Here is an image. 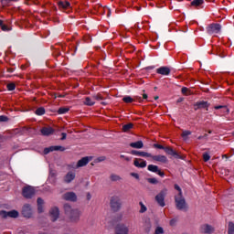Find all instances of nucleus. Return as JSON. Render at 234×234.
Masks as SVG:
<instances>
[{"instance_id": "nucleus-36", "label": "nucleus", "mask_w": 234, "mask_h": 234, "mask_svg": "<svg viewBox=\"0 0 234 234\" xmlns=\"http://www.w3.org/2000/svg\"><path fill=\"white\" fill-rule=\"evenodd\" d=\"M210 159H211V156L209 155V154L207 153L203 154L204 162H209Z\"/></svg>"}, {"instance_id": "nucleus-26", "label": "nucleus", "mask_w": 234, "mask_h": 234, "mask_svg": "<svg viewBox=\"0 0 234 234\" xmlns=\"http://www.w3.org/2000/svg\"><path fill=\"white\" fill-rule=\"evenodd\" d=\"M215 109L216 110H218L220 109V112H221V115L222 116H226V114H229V109H228L226 106H215Z\"/></svg>"}, {"instance_id": "nucleus-7", "label": "nucleus", "mask_w": 234, "mask_h": 234, "mask_svg": "<svg viewBox=\"0 0 234 234\" xmlns=\"http://www.w3.org/2000/svg\"><path fill=\"white\" fill-rule=\"evenodd\" d=\"M220 24H211L207 27V34H218L220 32Z\"/></svg>"}, {"instance_id": "nucleus-14", "label": "nucleus", "mask_w": 234, "mask_h": 234, "mask_svg": "<svg viewBox=\"0 0 234 234\" xmlns=\"http://www.w3.org/2000/svg\"><path fill=\"white\" fill-rule=\"evenodd\" d=\"M157 74H161V76H169L171 74V69L168 67H160L156 69Z\"/></svg>"}, {"instance_id": "nucleus-9", "label": "nucleus", "mask_w": 234, "mask_h": 234, "mask_svg": "<svg viewBox=\"0 0 234 234\" xmlns=\"http://www.w3.org/2000/svg\"><path fill=\"white\" fill-rule=\"evenodd\" d=\"M22 215L26 217V218L32 217V207H30V205L27 204L23 207Z\"/></svg>"}, {"instance_id": "nucleus-47", "label": "nucleus", "mask_w": 234, "mask_h": 234, "mask_svg": "<svg viewBox=\"0 0 234 234\" xmlns=\"http://www.w3.org/2000/svg\"><path fill=\"white\" fill-rule=\"evenodd\" d=\"M0 122H8V117L5 115H0Z\"/></svg>"}, {"instance_id": "nucleus-2", "label": "nucleus", "mask_w": 234, "mask_h": 234, "mask_svg": "<svg viewBox=\"0 0 234 234\" xmlns=\"http://www.w3.org/2000/svg\"><path fill=\"white\" fill-rule=\"evenodd\" d=\"M165 195H167V189H163L157 196H155V200L161 207H165Z\"/></svg>"}, {"instance_id": "nucleus-40", "label": "nucleus", "mask_w": 234, "mask_h": 234, "mask_svg": "<svg viewBox=\"0 0 234 234\" xmlns=\"http://www.w3.org/2000/svg\"><path fill=\"white\" fill-rule=\"evenodd\" d=\"M182 94H185V96H187L189 94V89L184 87L181 90Z\"/></svg>"}, {"instance_id": "nucleus-39", "label": "nucleus", "mask_w": 234, "mask_h": 234, "mask_svg": "<svg viewBox=\"0 0 234 234\" xmlns=\"http://www.w3.org/2000/svg\"><path fill=\"white\" fill-rule=\"evenodd\" d=\"M7 90H16V84H14V83L7 84Z\"/></svg>"}, {"instance_id": "nucleus-6", "label": "nucleus", "mask_w": 234, "mask_h": 234, "mask_svg": "<svg viewBox=\"0 0 234 234\" xmlns=\"http://www.w3.org/2000/svg\"><path fill=\"white\" fill-rule=\"evenodd\" d=\"M111 207L113 211H118L120 207H122V202H120V197H112L111 198Z\"/></svg>"}, {"instance_id": "nucleus-55", "label": "nucleus", "mask_w": 234, "mask_h": 234, "mask_svg": "<svg viewBox=\"0 0 234 234\" xmlns=\"http://www.w3.org/2000/svg\"><path fill=\"white\" fill-rule=\"evenodd\" d=\"M3 26V20H0V27Z\"/></svg>"}, {"instance_id": "nucleus-51", "label": "nucleus", "mask_w": 234, "mask_h": 234, "mask_svg": "<svg viewBox=\"0 0 234 234\" xmlns=\"http://www.w3.org/2000/svg\"><path fill=\"white\" fill-rule=\"evenodd\" d=\"M175 222H176V220L172 219V220L170 221V226H175Z\"/></svg>"}, {"instance_id": "nucleus-21", "label": "nucleus", "mask_w": 234, "mask_h": 234, "mask_svg": "<svg viewBox=\"0 0 234 234\" xmlns=\"http://www.w3.org/2000/svg\"><path fill=\"white\" fill-rule=\"evenodd\" d=\"M165 153L170 154V156H175V158H180V155L171 147H165Z\"/></svg>"}, {"instance_id": "nucleus-3", "label": "nucleus", "mask_w": 234, "mask_h": 234, "mask_svg": "<svg viewBox=\"0 0 234 234\" xmlns=\"http://www.w3.org/2000/svg\"><path fill=\"white\" fill-rule=\"evenodd\" d=\"M22 195L25 198H32L36 195V189L33 186H25L22 190Z\"/></svg>"}, {"instance_id": "nucleus-32", "label": "nucleus", "mask_w": 234, "mask_h": 234, "mask_svg": "<svg viewBox=\"0 0 234 234\" xmlns=\"http://www.w3.org/2000/svg\"><path fill=\"white\" fill-rule=\"evenodd\" d=\"M36 114L37 116H43V114H45V108L40 107V108L37 109Z\"/></svg>"}, {"instance_id": "nucleus-48", "label": "nucleus", "mask_w": 234, "mask_h": 234, "mask_svg": "<svg viewBox=\"0 0 234 234\" xmlns=\"http://www.w3.org/2000/svg\"><path fill=\"white\" fill-rule=\"evenodd\" d=\"M131 176H133V178H136L137 180L138 178H140V176L136 173H132Z\"/></svg>"}, {"instance_id": "nucleus-11", "label": "nucleus", "mask_w": 234, "mask_h": 234, "mask_svg": "<svg viewBox=\"0 0 234 234\" xmlns=\"http://www.w3.org/2000/svg\"><path fill=\"white\" fill-rule=\"evenodd\" d=\"M91 160H92V157H83L82 159L79 160V162L77 163L74 168L78 169V167H85V165H87V164H89V162Z\"/></svg>"}, {"instance_id": "nucleus-56", "label": "nucleus", "mask_w": 234, "mask_h": 234, "mask_svg": "<svg viewBox=\"0 0 234 234\" xmlns=\"http://www.w3.org/2000/svg\"><path fill=\"white\" fill-rule=\"evenodd\" d=\"M155 100H158V97H155Z\"/></svg>"}, {"instance_id": "nucleus-1", "label": "nucleus", "mask_w": 234, "mask_h": 234, "mask_svg": "<svg viewBox=\"0 0 234 234\" xmlns=\"http://www.w3.org/2000/svg\"><path fill=\"white\" fill-rule=\"evenodd\" d=\"M64 211L66 215L69 213V218L71 222H78L80 220V217L81 216V212L78 209H72V207L66 204L64 205Z\"/></svg>"}, {"instance_id": "nucleus-27", "label": "nucleus", "mask_w": 234, "mask_h": 234, "mask_svg": "<svg viewBox=\"0 0 234 234\" xmlns=\"http://www.w3.org/2000/svg\"><path fill=\"white\" fill-rule=\"evenodd\" d=\"M37 202L38 213H43V205L45 204V202L43 201V199H41V197H38Z\"/></svg>"}, {"instance_id": "nucleus-23", "label": "nucleus", "mask_w": 234, "mask_h": 234, "mask_svg": "<svg viewBox=\"0 0 234 234\" xmlns=\"http://www.w3.org/2000/svg\"><path fill=\"white\" fill-rule=\"evenodd\" d=\"M58 8H60L62 10H69V8H70V2L59 1L58 2Z\"/></svg>"}, {"instance_id": "nucleus-24", "label": "nucleus", "mask_w": 234, "mask_h": 234, "mask_svg": "<svg viewBox=\"0 0 234 234\" xmlns=\"http://www.w3.org/2000/svg\"><path fill=\"white\" fill-rule=\"evenodd\" d=\"M76 178V174L75 173H72V172H69L66 175L64 180L67 184H70V182L72 180H74Z\"/></svg>"}, {"instance_id": "nucleus-45", "label": "nucleus", "mask_w": 234, "mask_h": 234, "mask_svg": "<svg viewBox=\"0 0 234 234\" xmlns=\"http://www.w3.org/2000/svg\"><path fill=\"white\" fill-rule=\"evenodd\" d=\"M1 28L4 32H7L8 30H10V28H8V26L3 24L1 26Z\"/></svg>"}, {"instance_id": "nucleus-8", "label": "nucleus", "mask_w": 234, "mask_h": 234, "mask_svg": "<svg viewBox=\"0 0 234 234\" xmlns=\"http://www.w3.org/2000/svg\"><path fill=\"white\" fill-rule=\"evenodd\" d=\"M153 162H159L160 164H167V157L165 155L158 154L150 156Z\"/></svg>"}, {"instance_id": "nucleus-42", "label": "nucleus", "mask_w": 234, "mask_h": 234, "mask_svg": "<svg viewBox=\"0 0 234 234\" xmlns=\"http://www.w3.org/2000/svg\"><path fill=\"white\" fill-rule=\"evenodd\" d=\"M175 189H176V191H178L177 196H182V188H180L178 185H175Z\"/></svg>"}, {"instance_id": "nucleus-17", "label": "nucleus", "mask_w": 234, "mask_h": 234, "mask_svg": "<svg viewBox=\"0 0 234 234\" xmlns=\"http://www.w3.org/2000/svg\"><path fill=\"white\" fill-rule=\"evenodd\" d=\"M52 151H65V148L63 146H50L44 149V154H48Z\"/></svg>"}, {"instance_id": "nucleus-38", "label": "nucleus", "mask_w": 234, "mask_h": 234, "mask_svg": "<svg viewBox=\"0 0 234 234\" xmlns=\"http://www.w3.org/2000/svg\"><path fill=\"white\" fill-rule=\"evenodd\" d=\"M139 204L141 206L140 213H145V211H147V207H145V205H144L143 202H140Z\"/></svg>"}, {"instance_id": "nucleus-31", "label": "nucleus", "mask_w": 234, "mask_h": 234, "mask_svg": "<svg viewBox=\"0 0 234 234\" xmlns=\"http://www.w3.org/2000/svg\"><path fill=\"white\" fill-rule=\"evenodd\" d=\"M122 101H124V103H133V101H134V99L131 96H126L123 97Z\"/></svg>"}, {"instance_id": "nucleus-22", "label": "nucleus", "mask_w": 234, "mask_h": 234, "mask_svg": "<svg viewBox=\"0 0 234 234\" xmlns=\"http://www.w3.org/2000/svg\"><path fill=\"white\" fill-rule=\"evenodd\" d=\"M200 231L201 233L209 234V233H213L214 229H213V227L209 225H203L201 226Z\"/></svg>"}, {"instance_id": "nucleus-18", "label": "nucleus", "mask_w": 234, "mask_h": 234, "mask_svg": "<svg viewBox=\"0 0 234 234\" xmlns=\"http://www.w3.org/2000/svg\"><path fill=\"white\" fill-rule=\"evenodd\" d=\"M133 165H135V167H140V168L144 169V167H147V162H145L144 159L136 158L133 161Z\"/></svg>"}, {"instance_id": "nucleus-13", "label": "nucleus", "mask_w": 234, "mask_h": 234, "mask_svg": "<svg viewBox=\"0 0 234 234\" xmlns=\"http://www.w3.org/2000/svg\"><path fill=\"white\" fill-rule=\"evenodd\" d=\"M115 234H129V228L125 225H118L115 229Z\"/></svg>"}, {"instance_id": "nucleus-49", "label": "nucleus", "mask_w": 234, "mask_h": 234, "mask_svg": "<svg viewBox=\"0 0 234 234\" xmlns=\"http://www.w3.org/2000/svg\"><path fill=\"white\" fill-rule=\"evenodd\" d=\"M121 158H124L126 160V162H131V157H127L125 155H121Z\"/></svg>"}, {"instance_id": "nucleus-28", "label": "nucleus", "mask_w": 234, "mask_h": 234, "mask_svg": "<svg viewBox=\"0 0 234 234\" xmlns=\"http://www.w3.org/2000/svg\"><path fill=\"white\" fill-rule=\"evenodd\" d=\"M204 5V0H193L191 2V5L198 8V6H202Z\"/></svg>"}, {"instance_id": "nucleus-29", "label": "nucleus", "mask_w": 234, "mask_h": 234, "mask_svg": "<svg viewBox=\"0 0 234 234\" xmlns=\"http://www.w3.org/2000/svg\"><path fill=\"white\" fill-rule=\"evenodd\" d=\"M94 103H96V101H94V99H90V97H86L85 101H84V105H88V106H92L94 105Z\"/></svg>"}, {"instance_id": "nucleus-34", "label": "nucleus", "mask_w": 234, "mask_h": 234, "mask_svg": "<svg viewBox=\"0 0 234 234\" xmlns=\"http://www.w3.org/2000/svg\"><path fill=\"white\" fill-rule=\"evenodd\" d=\"M229 234H234V223L233 222L229 223Z\"/></svg>"}, {"instance_id": "nucleus-46", "label": "nucleus", "mask_w": 234, "mask_h": 234, "mask_svg": "<svg viewBox=\"0 0 234 234\" xmlns=\"http://www.w3.org/2000/svg\"><path fill=\"white\" fill-rule=\"evenodd\" d=\"M154 147H155V149H164V150L165 149V147H164V145L158 144H154Z\"/></svg>"}, {"instance_id": "nucleus-37", "label": "nucleus", "mask_w": 234, "mask_h": 234, "mask_svg": "<svg viewBox=\"0 0 234 234\" xmlns=\"http://www.w3.org/2000/svg\"><path fill=\"white\" fill-rule=\"evenodd\" d=\"M58 112V114H66V112H69V108H60Z\"/></svg>"}, {"instance_id": "nucleus-52", "label": "nucleus", "mask_w": 234, "mask_h": 234, "mask_svg": "<svg viewBox=\"0 0 234 234\" xmlns=\"http://www.w3.org/2000/svg\"><path fill=\"white\" fill-rule=\"evenodd\" d=\"M143 98H144V100H147V94H143Z\"/></svg>"}, {"instance_id": "nucleus-20", "label": "nucleus", "mask_w": 234, "mask_h": 234, "mask_svg": "<svg viewBox=\"0 0 234 234\" xmlns=\"http://www.w3.org/2000/svg\"><path fill=\"white\" fill-rule=\"evenodd\" d=\"M41 133L43 136H50V134L54 133V129L52 127H44L41 129Z\"/></svg>"}, {"instance_id": "nucleus-33", "label": "nucleus", "mask_w": 234, "mask_h": 234, "mask_svg": "<svg viewBox=\"0 0 234 234\" xmlns=\"http://www.w3.org/2000/svg\"><path fill=\"white\" fill-rule=\"evenodd\" d=\"M191 134L190 131H184L181 134L182 138H184V140H187V137Z\"/></svg>"}, {"instance_id": "nucleus-50", "label": "nucleus", "mask_w": 234, "mask_h": 234, "mask_svg": "<svg viewBox=\"0 0 234 234\" xmlns=\"http://www.w3.org/2000/svg\"><path fill=\"white\" fill-rule=\"evenodd\" d=\"M61 140H66L67 139V133H61Z\"/></svg>"}, {"instance_id": "nucleus-43", "label": "nucleus", "mask_w": 234, "mask_h": 234, "mask_svg": "<svg viewBox=\"0 0 234 234\" xmlns=\"http://www.w3.org/2000/svg\"><path fill=\"white\" fill-rule=\"evenodd\" d=\"M155 234H164V229L162 227H159L155 229Z\"/></svg>"}, {"instance_id": "nucleus-30", "label": "nucleus", "mask_w": 234, "mask_h": 234, "mask_svg": "<svg viewBox=\"0 0 234 234\" xmlns=\"http://www.w3.org/2000/svg\"><path fill=\"white\" fill-rule=\"evenodd\" d=\"M133 124L131 122L128 124H124L122 126V131H123V133H129V131H131V129H133Z\"/></svg>"}, {"instance_id": "nucleus-44", "label": "nucleus", "mask_w": 234, "mask_h": 234, "mask_svg": "<svg viewBox=\"0 0 234 234\" xmlns=\"http://www.w3.org/2000/svg\"><path fill=\"white\" fill-rule=\"evenodd\" d=\"M148 182L150 184H158V180H156V178H148Z\"/></svg>"}, {"instance_id": "nucleus-12", "label": "nucleus", "mask_w": 234, "mask_h": 234, "mask_svg": "<svg viewBox=\"0 0 234 234\" xmlns=\"http://www.w3.org/2000/svg\"><path fill=\"white\" fill-rule=\"evenodd\" d=\"M49 216L51 217V220L55 222V220H58L59 218V208L53 207L49 211Z\"/></svg>"}, {"instance_id": "nucleus-19", "label": "nucleus", "mask_w": 234, "mask_h": 234, "mask_svg": "<svg viewBox=\"0 0 234 234\" xmlns=\"http://www.w3.org/2000/svg\"><path fill=\"white\" fill-rule=\"evenodd\" d=\"M148 171H151V173H157L159 176H164V172L160 171L157 165H148Z\"/></svg>"}, {"instance_id": "nucleus-25", "label": "nucleus", "mask_w": 234, "mask_h": 234, "mask_svg": "<svg viewBox=\"0 0 234 234\" xmlns=\"http://www.w3.org/2000/svg\"><path fill=\"white\" fill-rule=\"evenodd\" d=\"M130 147H132L133 149H143L144 147V142L142 141H137L135 143H131L130 144Z\"/></svg>"}, {"instance_id": "nucleus-5", "label": "nucleus", "mask_w": 234, "mask_h": 234, "mask_svg": "<svg viewBox=\"0 0 234 234\" xmlns=\"http://www.w3.org/2000/svg\"><path fill=\"white\" fill-rule=\"evenodd\" d=\"M0 217H2V218H17V217H19V212L16 210H11L9 212L0 211Z\"/></svg>"}, {"instance_id": "nucleus-54", "label": "nucleus", "mask_w": 234, "mask_h": 234, "mask_svg": "<svg viewBox=\"0 0 234 234\" xmlns=\"http://www.w3.org/2000/svg\"><path fill=\"white\" fill-rule=\"evenodd\" d=\"M87 198H88V200H90V194L87 195Z\"/></svg>"}, {"instance_id": "nucleus-4", "label": "nucleus", "mask_w": 234, "mask_h": 234, "mask_svg": "<svg viewBox=\"0 0 234 234\" xmlns=\"http://www.w3.org/2000/svg\"><path fill=\"white\" fill-rule=\"evenodd\" d=\"M176 206L177 209H186L187 207V205L186 204V199H184V197L181 196H176Z\"/></svg>"}, {"instance_id": "nucleus-15", "label": "nucleus", "mask_w": 234, "mask_h": 234, "mask_svg": "<svg viewBox=\"0 0 234 234\" xmlns=\"http://www.w3.org/2000/svg\"><path fill=\"white\" fill-rule=\"evenodd\" d=\"M131 154H133V156H142L143 158H150V156H152V154L147 152H141L136 150H133Z\"/></svg>"}, {"instance_id": "nucleus-41", "label": "nucleus", "mask_w": 234, "mask_h": 234, "mask_svg": "<svg viewBox=\"0 0 234 234\" xmlns=\"http://www.w3.org/2000/svg\"><path fill=\"white\" fill-rule=\"evenodd\" d=\"M111 180H112L113 182H118V180H120V177H119V176L112 175Z\"/></svg>"}, {"instance_id": "nucleus-16", "label": "nucleus", "mask_w": 234, "mask_h": 234, "mask_svg": "<svg viewBox=\"0 0 234 234\" xmlns=\"http://www.w3.org/2000/svg\"><path fill=\"white\" fill-rule=\"evenodd\" d=\"M207 107H209V104L207 103V101H197L195 105H194V109L195 111H198V109H207Z\"/></svg>"}, {"instance_id": "nucleus-53", "label": "nucleus", "mask_w": 234, "mask_h": 234, "mask_svg": "<svg viewBox=\"0 0 234 234\" xmlns=\"http://www.w3.org/2000/svg\"><path fill=\"white\" fill-rule=\"evenodd\" d=\"M7 72H14V69H8Z\"/></svg>"}, {"instance_id": "nucleus-35", "label": "nucleus", "mask_w": 234, "mask_h": 234, "mask_svg": "<svg viewBox=\"0 0 234 234\" xmlns=\"http://www.w3.org/2000/svg\"><path fill=\"white\" fill-rule=\"evenodd\" d=\"M93 100L94 101L96 100L97 101H101V100H103V96L101 94L98 93L97 95L93 96Z\"/></svg>"}, {"instance_id": "nucleus-10", "label": "nucleus", "mask_w": 234, "mask_h": 234, "mask_svg": "<svg viewBox=\"0 0 234 234\" xmlns=\"http://www.w3.org/2000/svg\"><path fill=\"white\" fill-rule=\"evenodd\" d=\"M64 200H69V202H76L78 200V197L74 192H68L63 195Z\"/></svg>"}]
</instances>
